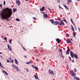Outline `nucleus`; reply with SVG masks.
Masks as SVG:
<instances>
[{
  "label": "nucleus",
  "instance_id": "nucleus-1",
  "mask_svg": "<svg viewBox=\"0 0 80 80\" xmlns=\"http://www.w3.org/2000/svg\"><path fill=\"white\" fill-rule=\"evenodd\" d=\"M7 10H9L10 9L7 8H4L2 10V11L1 10L0 13V15L1 16L0 18L3 19V20H6L8 21H9L10 20V19H9L8 18H9L10 17V15L12 14V11H10L9 13L7 12Z\"/></svg>",
  "mask_w": 80,
  "mask_h": 80
},
{
  "label": "nucleus",
  "instance_id": "nucleus-2",
  "mask_svg": "<svg viewBox=\"0 0 80 80\" xmlns=\"http://www.w3.org/2000/svg\"><path fill=\"white\" fill-rule=\"evenodd\" d=\"M58 22L59 23V25H60V26L63 27V26H64V25H65V24L64 23V22H63L62 20H61V21L59 22Z\"/></svg>",
  "mask_w": 80,
  "mask_h": 80
},
{
  "label": "nucleus",
  "instance_id": "nucleus-3",
  "mask_svg": "<svg viewBox=\"0 0 80 80\" xmlns=\"http://www.w3.org/2000/svg\"><path fill=\"white\" fill-rule=\"evenodd\" d=\"M67 48L68 49L66 52V54L68 55V54H69V52H70V48H69V47H68V46H67Z\"/></svg>",
  "mask_w": 80,
  "mask_h": 80
},
{
  "label": "nucleus",
  "instance_id": "nucleus-4",
  "mask_svg": "<svg viewBox=\"0 0 80 80\" xmlns=\"http://www.w3.org/2000/svg\"><path fill=\"white\" fill-rule=\"evenodd\" d=\"M48 72L51 75H54V72L51 70H49Z\"/></svg>",
  "mask_w": 80,
  "mask_h": 80
},
{
  "label": "nucleus",
  "instance_id": "nucleus-5",
  "mask_svg": "<svg viewBox=\"0 0 80 80\" xmlns=\"http://www.w3.org/2000/svg\"><path fill=\"white\" fill-rule=\"evenodd\" d=\"M16 3L17 5H18L19 6H20V5L21 4V2L19 0H17L16 1Z\"/></svg>",
  "mask_w": 80,
  "mask_h": 80
},
{
  "label": "nucleus",
  "instance_id": "nucleus-6",
  "mask_svg": "<svg viewBox=\"0 0 80 80\" xmlns=\"http://www.w3.org/2000/svg\"><path fill=\"white\" fill-rule=\"evenodd\" d=\"M70 54L72 58H73V56L74 55V53H73V52L72 51H70Z\"/></svg>",
  "mask_w": 80,
  "mask_h": 80
},
{
  "label": "nucleus",
  "instance_id": "nucleus-7",
  "mask_svg": "<svg viewBox=\"0 0 80 80\" xmlns=\"http://www.w3.org/2000/svg\"><path fill=\"white\" fill-rule=\"evenodd\" d=\"M66 41L67 43H70V42H71V41H70V39L69 38H68L67 40H66Z\"/></svg>",
  "mask_w": 80,
  "mask_h": 80
},
{
  "label": "nucleus",
  "instance_id": "nucleus-8",
  "mask_svg": "<svg viewBox=\"0 0 80 80\" xmlns=\"http://www.w3.org/2000/svg\"><path fill=\"white\" fill-rule=\"evenodd\" d=\"M58 24H59V22L57 21H55L54 22V25H57Z\"/></svg>",
  "mask_w": 80,
  "mask_h": 80
},
{
  "label": "nucleus",
  "instance_id": "nucleus-9",
  "mask_svg": "<svg viewBox=\"0 0 80 80\" xmlns=\"http://www.w3.org/2000/svg\"><path fill=\"white\" fill-rule=\"evenodd\" d=\"M75 75H76V74L74 72H72L71 73L72 77H74V78H75V77H75Z\"/></svg>",
  "mask_w": 80,
  "mask_h": 80
},
{
  "label": "nucleus",
  "instance_id": "nucleus-10",
  "mask_svg": "<svg viewBox=\"0 0 80 80\" xmlns=\"http://www.w3.org/2000/svg\"><path fill=\"white\" fill-rule=\"evenodd\" d=\"M56 40L57 42H58V43H60L61 42V40H60V39H59V38L56 39Z\"/></svg>",
  "mask_w": 80,
  "mask_h": 80
},
{
  "label": "nucleus",
  "instance_id": "nucleus-11",
  "mask_svg": "<svg viewBox=\"0 0 80 80\" xmlns=\"http://www.w3.org/2000/svg\"><path fill=\"white\" fill-rule=\"evenodd\" d=\"M7 46L8 47V49H9V50H10V51H11V52H12V48H11V46L10 47V46L8 44L7 45Z\"/></svg>",
  "mask_w": 80,
  "mask_h": 80
},
{
  "label": "nucleus",
  "instance_id": "nucleus-12",
  "mask_svg": "<svg viewBox=\"0 0 80 80\" xmlns=\"http://www.w3.org/2000/svg\"><path fill=\"white\" fill-rule=\"evenodd\" d=\"M73 57H74L75 58H77V59H78V56H77V54H74Z\"/></svg>",
  "mask_w": 80,
  "mask_h": 80
},
{
  "label": "nucleus",
  "instance_id": "nucleus-13",
  "mask_svg": "<svg viewBox=\"0 0 80 80\" xmlns=\"http://www.w3.org/2000/svg\"><path fill=\"white\" fill-rule=\"evenodd\" d=\"M15 68L16 69L17 71H18V72H20V69H19V68H18V67L16 66V67H15Z\"/></svg>",
  "mask_w": 80,
  "mask_h": 80
},
{
  "label": "nucleus",
  "instance_id": "nucleus-14",
  "mask_svg": "<svg viewBox=\"0 0 80 80\" xmlns=\"http://www.w3.org/2000/svg\"><path fill=\"white\" fill-rule=\"evenodd\" d=\"M15 62L16 65H18V61L16 59H15Z\"/></svg>",
  "mask_w": 80,
  "mask_h": 80
},
{
  "label": "nucleus",
  "instance_id": "nucleus-15",
  "mask_svg": "<svg viewBox=\"0 0 80 80\" xmlns=\"http://www.w3.org/2000/svg\"><path fill=\"white\" fill-rule=\"evenodd\" d=\"M73 79L74 80H80V78H79L77 77H75L74 78H73Z\"/></svg>",
  "mask_w": 80,
  "mask_h": 80
},
{
  "label": "nucleus",
  "instance_id": "nucleus-16",
  "mask_svg": "<svg viewBox=\"0 0 80 80\" xmlns=\"http://www.w3.org/2000/svg\"><path fill=\"white\" fill-rule=\"evenodd\" d=\"M53 48H54V50H56V49H57V47L56 46H54Z\"/></svg>",
  "mask_w": 80,
  "mask_h": 80
},
{
  "label": "nucleus",
  "instance_id": "nucleus-17",
  "mask_svg": "<svg viewBox=\"0 0 80 80\" xmlns=\"http://www.w3.org/2000/svg\"><path fill=\"white\" fill-rule=\"evenodd\" d=\"M44 17L45 18H48V16L47 15V14H46L44 15Z\"/></svg>",
  "mask_w": 80,
  "mask_h": 80
},
{
  "label": "nucleus",
  "instance_id": "nucleus-18",
  "mask_svg": "<svg viewBox=\"0 0 80 80\" xmlns=\"http://www.w3.org/2000/svg\"><path fill=\"white\" fill-rule=\"evenodd\" d=\"M50 22H51V23H52V24H53V23H54V20H53L52 19H50Z\"/></svg>",
  "mask_w": 80,
  "mask_h": 80
},
{
  "label": "nucleus",
  "instance_id": "nucleus-19",
  "mask_svg": "<svg viewBox=\"0 0 80 80\" xmlns=\"http://www.w3.org/2000/svg\"><path fill=\"white\" fill-rule=\"evenodd\" d=\"M34 77L36 80H38V76H36V75H34Z\"/></svg>",
  "mask_w": 80,
  "mask_h": 80
},
{
  "label": "nucleus",
  "instance_id": "nucleus-20",
  "mask_svg": "<svg viewBox=\"0 0 80 80\" xmlns=\"http://www.w3.org/2000/svg\"><path fill=\"white\" fill-rule=\"evenodd\" d=\"M71 28L72 30H73V32H74L75 31V30H74V28H73V26H72V25Z\"/></svg>",
  "mask_w": 80,
  "mask_h": 80
},
{
  "label": "nucleus",
  "instance_id": "nucleus-21",
  "mask_svg": "<svg viewBox=\"0 0 80 80\" xmlns=\"http://www.w3.org/2000/svg\"><path fill=\"white\" fill-rule=\"evenodd\" d=\"M70 1H71V0H68V4H70V3H71Z\"/></svg>",
  "mask_w": 80,
  "mask_h": 80
},
{
  "label": "nucleus",
  "instance_id": "nucleus-22",
  "mask_svg": "<svg viewBox=\"0 0 80 80\" xmlns=\"http://www.w3.org/2000/svg\"><path fill=\"white\" fill-rule=\"evenodd\" d=\"M12 67H15V68L17 67V66L14 64L12 65Z\"/></svg>",
  "mask_w": 80,
  "mask_h": 80
},
{
  "label": "nucleus",
  "instance_id": "nucleus-23",
  "mask_svg": "<svg viewBox=\"0 0 80 80\" xmlns=\"http://www.w3.org/2000/svg\"><path fill=\"white\" fill-rule=\"evenodd\" d=\"M63 20L64 22H65V23H67V20H66L65 19H63Z\"/></svg>",
  "mask_w": 80,
  "mask_h": 80
},
{
  "label": "nucleus",
  "instance_id": "nucleus-24",
  "mask_svg": "<svg viewBox=\"0 0 80 80\" xmlns=\"http://www.w3.org/2000/svg\"><path fill=\"white\" fill-rule=\"evenodd\" d=\"M57 3H60V0H58L57 1Z\"/></svg>",
  "mask_w": 80,
  "mask_h": 80
},
{
  "label": "nucleus",
  "instance_id": "nucleus-25",
  "mask_svg": "<svg viewBox=\"0 0 80 80\" xmlns=\"http://www.w3.org/2000/svg\"><path fill=\"white\" fill-rule=\"evenodd\" d=\"M59 52H62L63 51H62V49H59Z\"/></svg>",
  "mask_w": 80,
  "mask_h": 80
},
{
  "label": "nucleus",
  "instance_id": "nucleus-26",
  "mask_svg": "<svg viewBox=\"0 0 80 80\" xmlns=\"http://www.w3.org/2000/svg\"><path fill=\"white\" fill-rule=\"evenodd\" d=\"M58 18V20H59V21H60V22L62 20L60 18Z\"/></svg>",
  "mask_w": 80,
  "mask_h": 80
},
{
  "label": "nucleus",
  "instance_id": "nucleus-27",
  "mask_svg": "<svg viewBox=\"0 0 80 80\" xmlns=\"http://www.w3.org/2000/svg\"><path fill=\"white\" fill-rule=\"evenodd\" d=\"M0 67H2V68H3V66H2V63H0Z\"/></svg>",
  "mask_w": 80,
  "mask_h": 80
},
{
  "label": "nucleus",
  "instance_id": "nucleus-28",
  "mask_svg": "<svg viewBox=\"0 0 80 80\" xmlns=\"http://www.w3.org/2000/svg\"><path fill=\"white\" fill-rule=\"evenodd\" d=\"M3 39L4 40H6V41H7V37H5Z\"/></svg>",
  "mask_w": 80,
  "mask_h": 80
},
{
  "label": "nucleus",
  "instance_id": "nucleus-29",
  "mask_svg": "<svg viewBox=\"0 0 80 80\" xmlns=\"http://www.w3.org/2000/svg\"><path fill=\"white\" fill-rule=\"evenodd\" d=\"M40 11H44V10L43 9H42V8H40Z\"/></svg>",
  "mask_w": 80,
  "mask_h": 80
},
{
  "label": "nucleus",
  "instance_id": "nucleus-30",
  "mask_svg": "<svg viewBox=\"0 0 80 80\" xmlns=\"http://www.w3.org/2000/svg\"><path fill=\"white\" fill-rule=\"evenodd\" d=\"M35 68V69H36V70H38V67H35V68Z\"/></svg>",
  "mask_w": 80,
  "mask_h": 80
},
{
  "label": "nucleus",
  "instance_id": "nucleus-31",
  "mask_svg": "<svg viewBox=\"0 0 80 80\" xmlns=\"http://www.w3.org/2000/svg\"><path fill=\"white\" fill-rule=\"evenodd\" d=\"M16 21H18V22H20V20L18 18H16Z\"/></svg>",
  "mask_w": 80,
  "mask_h": 80
},
{
  "label": "nucleus",
  "instance_id": "nucleus-32",
  "mask_svg": "<svg viewBox=\"0 0 80 80\" xmlns=\"http://www.w3.org/2000/svg\"><path fill=\"white\" fill-rule=\"evenodd\" d=\"M7 62H10V63H11V61H10L9 59H8Z\"/></svg>",
  "mask_w": 80,
  "mask_h": 80
},
{
  "label": "nucleus",
  "instance_id": "nucleus-33",
  "mask_svg": "<svg viewBox=\"0 0 80 80\" xmlns=\"http://www.w3.org/2000/svg\"><path fill=\"white\" fill-rule=\"evenodd\" d=\"M42 12V14H43V15H45V12Z\"/></svg>",
  "mask_w": 80,
  "mask_h": 80
},
{
  "label": "nucleus",
  "instance_id": "nucleus-34",
  "mask_svg": "<svg viewBox=\"0 0 80 80\" xmlns=\"http://www.w3.org/2000/svg\"><path fill=\"white\" fill-rule=\"evenodd\" d=\"M73 37H75V32H73Z\"/></svg>",
  "mask_w": 80,
  "mask_h": 80
},
{
  "label": "nucleus",
  "instance_id": "nucleus-35",
  "mask_svg": "<svg viewBox=\"0 0 80 80\" xmlns=\"http://www.w3.org/2000/svg\"><path fill=\"white\" fill-rule=\"evenodd\" d=\"M70 20H71V21L72 23H73V20H72V18H71V19H70Z\"/></svg>",
  "mask_w": 80,
  "mask_h": 80
},
{
  "label": "nucleus",
  "instance_id": "nucleus-36",
  "mask_svg": "<svg viewBox=\"0 0 80 80\" xmlns=\"http://www.w3.org/2000/svg\"><path fill=\"white\" fill-rule=\"evenodd\" d=\"M23 48V50H25V51H27V50H26V49L25 48H24V47H22Z\"/></svg>",
  "mask_w": 80,
  "mask_h": 80
},
{
  "label": "nucleus",
  "instance_id": "nucleus-37",
  "mask_svg": "<svg viewBox=\"0 0 80 80\" xmlns=\"http://www.w3.org/2000/svg\"><path fill=\"white\" fill-rule=\"evenodd\" d=\"M32 67H33V68H35V67L36 66H35L34 65H32Z\"/></svg>",
  "mask_w": 80,
  "mask_h": 80
},
{
  "label": "nucleus",
  "instance_id": "nucleus-38",
  "mask_svg": "<svg viewBox=\"0 0 80 80\" xmlns=\"http://www.w3.org/2000/svg\"><path fill=\"white\" fill-rule=\"evenodd\" d=\"M12 40H10V41H9V43L10 44H12Z\"/></svg>",
  "mask_w": 80,
  "mask_h": 80
},
{
  "label": "nucleus",
  "instance_id": "nucleus-39",
  "mask_svg": "<svg viewBox=\"0 0 80 80\" xmlns=\"http://www.w3.org/2000/svg\"><path fill=\"white\" fill-rule=\"evenodd\" d=\"M74 70L75 72H77V70L76 69V68H74Z\"/></svg>",
  "mask_w": 80,
  "mask_h": 80
},
{
  "label": "nucleus",
  "instance_id": "nucleus-40",
  "mask_svg": "<svg viewBox=\"0 0 80 80\" xmlns=\"http://www.w3.org/2000/svg\"><path fill=\"white\" fill-rule=\"evenodd\" d=\"M42 9H43V10H44V8H45V7L43 6L42 7Z\"/></svg>",
  "mask_w": 80,
  "mask_h": 80
},
{
  "label": "nucleus",
  "instance_id": "nucleus-41",
  "mask_svg": "<svg viewBox=\"0 0 80 80\" xmlns=\"http://www.w3.org/2000/svg\"><path fill=\"white\" fill-rule=\"evenodd\" d=\"M25 69L26 70H27L28 72H29V70H28V69H26V68H25Z\"/></svg>",
  "mask_w": 80,
  "mask_h": 80
},
{
  "label": "nucleus",
  "instance_id": "nucleus-42",
  "mask_svg": "<svg viewBox=\"0 0 80 80\" xmlns=\"http://www.w3.org/2000/svg\"><path fill=\"white\" fill-rule=\"evenodd\" d=\"M13 10H14V11H15V12H17V9L14 8L13 9Z\"/></svg>",
  "mask_w": 80,
  "mask_h": 80
},
{
  "label": "nucleus",
  "instance_id": "nucleus-43",
  "mask_svg": "<svg viewBox=\"0 0 80 80\" xmlns=\"http://www.w3.org/2000/svg\"><path fill=\"white\" fill-rule=\"evenodd\" d=\"M65 8H66V9H67V10H69V9H68V8H67V6Z\"/></svg>",
  "mask_w": 80,
  "mask_h": 80
},
{
  "label": "nucleus",
  "instance_id": "nucleus-44",
  "mask_svg": "<svg viewBox=\"0 0 80 80\" xmlns=\"http://www.w3.org/2000/svg\"><path fill=\"white\" fill-rule=\"evenodd\" d=\"M33 18L34 20H36L37 19V18H36L34 17H33Z\"/></svg>",
  "mask_w": 80,
  "mask_h": 80
},
{
  "label": "nucleus",
  "instance_id": "nucleus-45",
  "mask_svg": "<svg viewBox=\"0 0 80 80\" xmlns=\"http://www.w3.org/2000/svg\"><path fill=\"white\" fill-rule=\"evenodd\" d=\"M5 5V1H4V4L3 5Z\"/></svg>",
  "mask_w": 80,
  "mask_h": 80
},
{
  "label": "nucleus",
  "instance_id": "nucleus-46",
  "mask_svg": "<svg viewBox=\"0 0 80 80\" xmlns=\"http://www.w3.org/2000/svg\"><path fill=\"white\" fill-rule=\"evenodd\" d=\"M5 74H6V75H8V73H7V72H5Z\"/></svg>",
  "mask_w": 80,
  "mask_h": 80
},
{
  "label": "nucleus",
  "instance_id": "nucleus-47",
  "mask_svg": "<svg viewBox=\"0 0 80 80\" xmlns=\"http://www.w3.org/2000/svg\"><path fill=\"white\" fill-rule=\"evenodd\" d=\"M72 62L73 63H74V62H75L74 61V59L72 60Z\"/></svg>",
  "mask_w": 80,
  "mask_h": 80
},
{
  "label": "nucleus",
  "instance_id": "nucleus-48",
  "mask_svg": "<svg viewBox=\"0 0 80 80\" xmlns=\"http://www.w3.org/2000/svg\"><path fill=\"white\" fill-rule=\"evenodd\" d=\"M2 72H4V73H5L6 72L4 70H3Z\"/></svg>",
  "mask_w": 80,
  "mask_h": 80
},
{
  "label": "nucleus",
  "instance_id": "nucleus-49",
  "mask_svg": "<svg viewBox=\"0 0 80 80\" xmlns=\"http://www.w3.org/2000/svg\"><path fill=\"white\" fill-rule=\"evenodd\" d=\"M26 64H29V62H26Z\"/></svg>",
  "mask_w": 80,
  "mask_h": 80
},
{
  "label": "nucleus",
  "instance_id": "nucleus-50",
  "mask_svg": "<svg viewBox=\"0 0 80 80\" xmlns=\"http://www.w3.org/2000/svg\"><path fill=\"white\" fill-rule=\"evenodd\" d=\"M63 5L64 7H65V8L67 7L66 6H65V4H63Z\"/></svg>",
  "mask_w": 80,
  "mask_h": 80
},
{
  "label": "nucleus",
  "instance_id": "nucleus-51",
  "mask_svg": "<svg viewBox=\"0 0 80 80\" xmlns=\"http://www.w3.org/2000/svg\"><path fill=\"white\" fill-rule=\"evenodd\" d=\"M11 61L12 63H13V60H12Z\"/></svg>",
  "mask_w": 80,
  "mask_h": 80
},
{
  "label": "nucleus",
  "instance_id": "nucleus-52",
  "mask_svg": "<svg viewBox=\"0 0 80 80\" xmlns=\"http://www.w3.org/2000/svg\"><path fill=\"white\" fill-rule=\"evenodd\" d=\"M24 57H25V58H27V56L24 55Z\"/></svg>",
  "mask_w": 80,
  "mask_h": 80
},
{
  "label": "nucleus",
  "instance_id": "nucleus-53",
  "mask_svg": "<svg viewBox=\"0 0 80 80\" xmlns=\"http://www.w3.org/2000/svg\"><path fill=\"white\" fill-rule=\"evenodd\" d=\"M2 7V4H1L0 5V7Z\"/></svg>",
  "mask_w": 80,
  "mask_h": 80
},
{
  "label": "nucleus",
  "instance_id": "nucleus-54",
  "mask_svg": "<svg viewBox=\"0 0 80 80\" xmlns=\"http://www.w3.org/2000/svg\"><path fill=\"white\" fill-rule=\"evenodd\" d=\"M69 58L71 60V57H69Z\"/></svg>",
  "mask_w": 80,
  "mask_h": 80
},
{
  "label": "nucleus",
  "instance_id": "nucleus-55",
  "mask_svg": "<svg viewBox=\"0 0 80 80\" xmlns=\"http://www.w3.org/2000/svg\"><path fill=\"white\" fill-rule=\"evenodd\" d=\"M59 7L60 8H62V9H63V8H62V7H60V6H59Z\"/></svg>",
  "mask_w": 80,
  "mask_h": 80
},
{
  "label": "nucleus",
  "instance_id": "nucleus-56",
  "mask_svg": "<svg viewBox=\"0 0 80 80\" xmlns=\"http://www.w3.org/2000/svg\"><path fill=\"white\" fill-rule=\"evenodd\" d=\"M9 59H10V60H12V58H8Z\"/></svg>",
  "mask_w": 80,
  "mask_h": 80
},
{
  "label": "nucleus",
  "instance_id": "nucleus-57",
  "mask_svg": "<svg viewBox=\"0 0 80 80\" xmlns=\"http://www.w3.org/2000/svg\"><path fill=\"white\" fill-rule=\"evenodd\" d=\"M62 57L63 58H64V56H62Z\"/></svg>",
  "mask_w": 80,
  "mask_h": 80
},
{
  "label": "nucleus",
  "instance_id": "nucleus-58",
  "mask_svg": "<svg viewBox=\"0 0 80 80\" xmlns=\"http://www.w3.org/2000/svg\"><path fill=\"white\" fill-rule=\"evenodd\" d=\"M48 8L49 10H50V11L51 10H50V8H49V7H48Z\"/></svg>",
  "mask_w": 80,
  "mask_h": 80
},
{
  "label": "nucleus",
  "instance_id": "nucleus-59",
  "mask_svg": "<svg viewBox=\"0 0 80 80\" xmlns=\"http://www.w3.org/2000/svg\"><path fill=\"white\" fill-rule=\"evenodd\" d=\"M29 62V63L30 64L31 63V62L30 61Z\"/></svg>",
  "mask_w": 80,
  "mask_h": 80
},
{
  "label": "nucleus",
  "instance_id": "nucleus-60",
  "mask_svg": "<svg viewBox=\"0 0 80 80\" xmlns=\"http://www.w3.org/2000/svg\"><path fill=\"white\" fill-rule=\"evenodd\" d=\"M74 27V28H75V29H76V27L75 26Z\"/></svg>",
  "mask_w": 80,
  "mask_h": 80
},
{
  "label": "nucleus",
  "instance_id": "nucleus-61",
  "mask_svg": "<svg viewBox=\"0 0 80 80\" xmlns=\"http://www.w3.org/2000/svg\"><path fill=\"white\" fill-rule=\"evenodd\" d=\"M61 53L62 56V52H61Z\"/></svg>",
  "mask_w": 80,
  "mask_h": 80
},
{
  "label": "nucleus",
  "instance_id": "nucleus-62",
  "mask_svg": "<svg viewBox=\"0 0 80 80\" xmlns=\"http://www.w3.org/2000/svg\"><path fill=\"white\" fill-rule=\"evenodd\" d=\"M2 52H0V54H2Z\"/></svg>",
  "mask_w": 80,
  "mask_h": 80
},
{
  "label": "nucleus",
  "instance_id": "nucleus-63",
  "mask_svg": "<svg viewBox=\"0 0 80 80\" xmlns=\"http://www.w3.org/2000/svg\"><path fill=\"white\" fill-rule=\"evenodd\" d=\"M71 40H72V41L73 40V39H72V38H71Z\"/></svg>",
  "mask_w": 80,
  "mask_h": 80
},
{
  "label": "nucleus",
  "instance_id": "nucleus-64",
  "mask_svg": "<svg viewBox=\"0 0 80 80\" xmlns=\"http://www.w3.org/2000/svg\"><path fill=\"white\" fill-rule=\"evenodd\" d=\"M15 10H14V11H13V12H14V13H15Z\"/></svg>",
  "mask_w": 80,
  "mask_h": 80
}]
</instances>
